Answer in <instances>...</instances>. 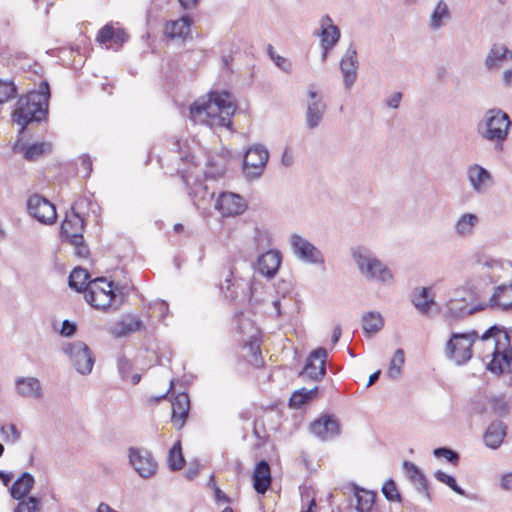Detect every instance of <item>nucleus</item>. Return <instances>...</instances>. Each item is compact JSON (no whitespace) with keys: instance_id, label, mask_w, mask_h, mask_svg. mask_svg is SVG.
<instances>
[{"instance_id":"obj_7","label":"nucleus","mask_w":512,"mask_h":512,"mask_svg":"<svg viewBox=\"0 0 512 512\" xmlns=\"http://www.w3.org/2000/svg\"><path fill=\"white\" fill-rule=\"evenodd\" d=\"M84 227V219L72 207L71 211L66 213L60 231L63 240L74 246L75 254L81 258H86L89 254L83 238Z\"/></svg>"},{"instance_id":"obj_56","label":"nucleus","mask_w":512,"mask_h":512,"mask_svg":"<svg viewBox=\"0 0 512 512\" xmlns=\"http://www.w3.org/2000/svg\"><path fill=\"white\" fill-rule=\"evenodd\" d=\"M499 487L506 492H512V471L500 476Z\"/></svg>"},{"instance_id":"obj_9","label":"nucleus","mask_w":512,"mask_h":512,"mask_svg":"<svg viewBox=\"0 0 512 512\" xmlns=\"http://www.w3.org/2000/svg\"><path fill=\"white\" fill-rule=\"evenodd\" d=\"M503 341L496 339L493 344L492 359L487 364V369L495 374H502L504 372L512 373V347L504 348L509 345L510 339L506 332L502 334Z\"/></svg>"},{"instance_id":"obj_21","label":"nucleus","mask_w":512,"mask_h":512,"mask_svg":"<svg viewBox=\"0 0 512 512\" xmlns=\"http://www.w3.org/2000/svg\"><path fill=\"white\" fill-rule=\"evenodd\" d=\"M510 61H512V51L503 44H494L490 48L484 64L488 71H495Z\"/></svg>"},{"instance_id":"obj_50","label":"nucleus","mask_w":512,"mask_h":512,"mask_svg":"<svg viewBox=\"0 0 512 512\" xmlns=\"http://www.w3.org/2000/svg\"><path fill=\"white\" fill-rule=\"evenodd\" d=\"M433 454L435 457H444L446 458V460L448 462H450L451 464L453 465H456L459 461V455L457 452L451 450L450 448H447V447H439V448H436L434 451H433Z\"/></svg>"},{"instance_id":"obj_16","label":"nucleus","mask_w":512,"mask_h":512,"mask_svg":"<svg viewBox=\"0 0 512 512\" xmlns=\"http://www.w3.org/2000/svg\"><path fill=\"white\" fill-rule=\"evenodd\" d=\"M358 64L357 50L351 43L340 61V70L346 90H350L357 80Z\"/></svg>"},{"instance_id":"obj_20","label":"nucleus","mask_w":512,"mask_h":512,"mask_svg":"<svg viewBox=\"0 0 512 512\" xmlns=\"http://www.w3.org/2000/svg\"><path fill=\"white\" fill-rule=\"evenodd\" d=\"M144 328L143 321L137 316L125 314L110 328V333L116 338H122Z\"/></svg>"},{"instance_id":"obj_24","label":"nucleus","mask_w":512,"mask_h":512,"mask_svg":"<svg viewBox=\"0 0 512 512\" xmlns=\"http://www.w3.org/2000/svg\"><path fill=\"white\" fill-rule=\"evenodd\" d=\"M52 145L48 142L34 143L32 145H25L18 137L13 145V151L16 153H23L24 158L28 161H35L41 156L50 153Z\"/></svg>"},{"instance_id":"obj_12","label":"nucleus","mask_w":512,"mask_h":512,"mask_svg":"<svg viewBox=\"0 0 512 512\" xmlns=\"http://www.w3.org/2000/svg\"><path fill=\"white\" fill-rule=\"evenodd\" d=\"M129 463L142 478H151L157 471V463L146 449L131 447L128 451Z\"/></svg>"},{"instance_id":"obj_64","label":"nucleus","mask_w":512,"mask_h":512,"mask_svg":"<svg viewBox=\"0 0 512 512\" xmlns=\"http://www.w3.org/2000/svg\"><path fill=\"white\" fill-rule=\"evenodd\" d=\"M503 81L506 85H512V68L503 73Z\"/></svg>"},{"instance_id":"obj_47","label":"nucleus","mask_w":512,"mask_h":512,"mask_svg":"<svg viewBox=\"0 0 512 512\" xmlns=\"http://www.w3.org/2000/svg\"><path fill=\"white\" fill-rule=\"evenodd\" d=\"M268 54L278 68L286 73H291L292 63L288 59L276 54L272 45L268 46Z\"/></svg>"},{"instance_id":"obj_45","label":"nucleus","mask_w":512,"mask_h":512,"mask_svg":"<svg viewBox=\"0 0 512 512\" xmlns=\"http://www.w3.org/2000/svg\"><path fill=\"white\" fill-rule=\"evenodd\" d=\"M435 478L441 482L446 484L448 487H450L455 493L465 496V491L457 485L456 480L454 477L446 474L445 472L438 470L435 472Z\"/></svg>"},{"instance_id":"obj_41","label":"nucleus","mask_w":512,"mask_h":512,"mask_svg":"<svg viewBox=\"0 0 512 512\" xmlns=\"http://www.w3.org/2000/svg\"><path fill=\"white\" fill-rule=\"evenodd\" d=\"M404 363H405L404 350L401 348H398L395 351V353L389 363V367H388V370L386 373L387 376L393 380L398 379L402 374V367H403Z\"/></svg>"},{"instance_id":"obj_34","label":"nucleus","mask_w":512,"mask_h":512,"mask_svg":"<svg viewBox=\"0 0 512 512\" xmlns=\"http://www.w3.org/2000/svg\"><path fill=\"white\" fill-rule=\"evenodd\" d=\"M480 218L474 213L462 214L454 224V232L459 237H470L478 226Z\"/></svg>"},{"instance_id":"obj_44","label":"nucleus","mask_w":512,"mask_h":512,"mask_svg":"<svg viewBox=\"0 0 512 512\" xmlns=\"http://www.w3.org/2000/svg\"><path fill=\"white\" fill-rule=\"evenodd\" d=\"M18 501L14 512H38L40 510V499L35 496H28Z\"/></svg>"},{"instance_id":"obj_29","label":"nucleus","mask_w":512,"mask_h":512,"mask_svg":"<svg viewBox=\"0 0 512 512\" xmlns=\"http://www.w3.org/2000/svg\"><path fill=\"white\" fill-rule=\"evenodd\" d=\"M270 465L266 460L257 463L253 472V487L259 494H265L271 485Z\"/></svg>"},{"instance_id":"obj_38","label":"nucleus","mask_w":512,"mask_h":512,"mask_svg":"<svg viewBox=\"0 0 512 512\" xmlns=\"http://www.w3.org/2000/svg\"><path fill=\"white\" fill-rule=\"evenodd\" d=\"M89 277L87 270L81 267L75 268L69 275V286L77 292H86L89 288Z\"/></svg>"},{"instance_id":"obj_52","label":"nucleus","mask_w":512,"mask_h":512,"mask_svg":"<svg viewBox=\"0 0 512 512\" xmlns=\"http://www.w3.org/2000/svg\"><path fill=\"white\" fill-rule=\"evenodd\" d=\"M115 28L111 24H106L98 33L97 41L101 44L112 43Z\"/></svg>"},{"instance_id":"obj_14","label":"nucleus","mask_w":512,"mask_h":512,"mask_svg":"<svg viewBox=\"0 0 512 512\" xmlns=\"http://www.w3.org/2000/svg\"><path fill=\"white\" fill-rule=\"evenodd\" d=\"M327 351L324 348H318L310 353L303 370L299 376L303 379L320 381L326 374Z\"/></svg>"},{"instance_id":"obj_36","label":"nucleus","mask_w":512,"mask_h":512,"mask_svg":"<svg viewBox=\"0 0 512 512\" xmlns=\"http://www.w3.org/2000/svg\"><path fill=\"white\" fill-rule=\"evenodd\" d=\"M451 18V13H450V10L448 8V5L443 1V0H440L431 16H430V20H429V27L432 29V30H438L440 29L447 21H449Z\"/></svg>"},{"instance_id":"obj_59","label":"nucleus","mask_w":512,"mask_h":512,"mask_svg":"<svg viewBox=\"0 0 512 512\" xmlns=\"http://www.w3.org/2000/svg\"><path fill=\"white\" fill-rule=\"evenodd\" d=\"M76 332V325L69 320H64L61 328V335L65 337H71Z\"/></svg>"},{"instance_id":"obj_3","label":"nucleus","mask_w":512,"mask_h":512,"mask_svg":"<svg viewBox=\"0 0 512 512\" xmlns=\"http://www.w3.org/2000/svg\"><path fill=\"white\" fill-rule=\"evenodd\" d=\"M502 334L503 332L497 326H491L481 337L475 330L466 333H452L445 345V355L456 365L466 364L472 358V347L477 340L487 342L493 339V345L496 339H501Z\"/></svg>"},{"instance_id":"obj_26","label":"nucleus","mask_w":512,"mask_h":512,"mask_svg":"<svg viewBox=\"0 0 512 512\" xmlns=\"http://www.w3.org/2000/svg\"><path fill=\"white\" fill-rule=\"evenodd\" d=\"M488 305L501 311L512 310V285L509 283L496 287Z\"/></svg>"},{"instance_id":"obj_63","label":"nucleus","mask_w":512,"mask_h":512,"mask_svg":"<svg viewBox=\"0 0 512 512\" xmlns=\"http://www.w3.org/2000/svg\"><path fill=\"white\" fill-rule=\"evenodd\" d=\"M281 162L284 166L289 167L294 162V157L291 152H289L287 149L283 152Z\"/></svg>"},{"instance_id":"obj_6","label":"nucleus","mask_w":512,"mask_h":512,"mask_svg":"<svg viewBox=\"0 0 512 512\" xmlns=\"http://www.w3.org/2000/svg\"><path fill=\"white\" fill-rule=\"evenodd\" d=\"M86 301L96 309L105 310L114 306L118 309L124 302V297L117 296L114 283L105 278H96L89 281V288L85 292Z\"/></svg>"},{"instance_id":"obj_48","label":"nucleus","mask_w":512,"mask_h":512,"mask_svg":"<svg viewBox=\"0 0 512 512\" xmlns=\"http://www.w3.org/2000/svg\"><path fill=\"white\" fill-rule=\"evenodd\" d=\"M16 88L13 82L0 80V104L15 97Z\"/></svg>"},{"instance_id":"obj_28","label":"nucleus","mask_w":512,"mask_h":512,"mask_svg":"<svg viewBox=\"0 0 512 512\" xmlns=\"http://www.w3.org/2000/svg\"><path fill=\"white\" fill-rule=\"evenodd\" d=\"M15 388L18 395L25 398L39 399L42 397V386L35 377H18L15 380Z\"/></svg>"},{"instance_id":"obj_2","label":"nucleus","mask_w":512,"mask_h":512,"mask_svg":"<svg viewBox=\"0 0 512 512\" xmlns=\"http://www.w3.org/2000/svg\"><path fill=\"white\" fill-rule=\"evenodd\" d=\"M49 98V84L43 81L37 91H31L18 100L17 108L13 112V120L21 126L20 134L29 123L40 122L46 117Z\"/></svg>"},{"instance_id":"obj_13","label":"nucleus","mask_w":512,"mask_h":512,"mask_svg":"<svg viewBox=\"0 0 512 512\" xmlns=\"http://www.w3.org/2000/svg\"><path fill=\"white\" fill-rule=\"evenodd\" d=\"M29 214L43 224H53L57 213L54 204L40 195H32L27 202Z\"/></svg>"},{"instance_id":"obj_19","label":"nucleus","mask_w":512,"mask_h":512,"mask_svg":"<svg viewBox=\"0 0 512 512\" xmlns=\"http://www.w3.org/2000/svg\"><path fill=\"white\" fill-rule=\"evenodd\" d=\"M308 103L306 109V124L309 129H315L321 123L324 113L326 111V104L322 97L318 96L317 92L309 89Z\"/></svg>"},{"instance_id":"obj_25","label":"nucleus","mask_w":512,"mask_h":512,"mask_svg":"<svg viewBox=\"0 0 512 512\" xmlns=\"http://www.w3.org/2000/svg\"><path fill=\"white\" fill-rule=\"evenodd\" d=\"M281 264L280 252L268 250L258 257L257 270L264 276L273 277Z\"/></svg>"},{"instance_id":"obj_10","label":"nucleus","mask_w":512,"mask_h":512,"mask_svg":"<svg viewBox=\"0 0 512 512\" xmlns=\"http://www.w3.org/2000/svg\"><path fill=\"white\" fill-rule=\"evenodd\" d=\"M268 159L269 152L263 145H253L248 148L243 162L246 178L250 180L259 178L264 172Z\"/></svg>"},{"instance_id":"obj_33","label":"nucleus","mask_w":512,"mask_h":512,"mask_svg":"<svg viewBox=\"0 0 512 512\" xmlns=\"http://www.w3.org/2000/svg\"><path fill=\"white\" fill-rule=\"evenodd\" d=\"M431 289L427 287L415 288L411 294V302L423 315H427L435 304L434 296L430 295Z\"/></svg>"},{"instance_id":"obj_62","label":"nucleus","mask_w":512,"mask_h":512,"mask_svg":"<svg viewBox=\"0 0 512 512\" xmlns=\"http://www.w3.org/2000/svg\"><path fill=\"white\" fill-rule=\"evenodd\" d=\"M200 465L197 462L191 463L189 468L185 472V476L188 480H193L199 473Z\"/></svg>"},{"instance_id":"obj_51","label":"nucleus","mask_w":512,"mask_h":512,"mask_svg":"<svg viewBox=\"0 0 512 512\" xmlns=\"http://www.w3.org/2000/svg\"><path fill=\"white\" fill-rule=\"evenodd\" d=\"M382 493L389 501L400 500V494L398 493L396 484L393 480H388L382 487Z\"/></svg>"},{"instance_id":"obj_35","label":"nucleus","mask_w":512,"mask_h":512,"mask_svg":"<svg viewBox=\"0 0 512 512\" xmlns=\"http://www.w3.org/2000/svg\"><path fill=\"white\" fill-rule=\"evenodd\" d=\"M446 307L447 313L445 316L453 319L464 318L467 315H471L474 312L485 308L484 306L468 308L464 300L457 299L448 300Z\"/></svg>"},{"instance_id":"obj_49","label":"nucleus","mask_w":512,"mask_h":512,"mask_svg":"<svg viewBox=\"0 0 512 512\" xmlns=\"http://www.w3.org/2000/svg\"><path fill=\"white\" fill-rule=\"evenodd\" d=\"M3 439L7 442L16 443L21 438V433L14 424L1 427Z\"/></svg>"},{"instance_id":"obj_32","label":"nucleus","mask_w":512,"mask_h":512,"mask_svg":"<svg viewBox=\"0 0 512 512\" xmlns=\"http://www.w3.org/2000/svg\"><path fill=\"white\" fill-rule=\"evenodd\" d=\"M35 484V479L29 472H23L10 488L11 497L15 500L27 498Z\"/></svg>"},{"instance_id":"obj_39","label":"nucleus","mask_w":512,"mask_h":512,"mask_svg":"<svg viewBox=\"0 0 512 512\" xmlns=\"http://www.w3.org/2000/svg\"><path fill=\"white\" fill-rule=\"evenodd\" d=\"M384 320L378 312H368L362 317V327L367 334H375L382 329Z\"/></svg>"},{"instance_id":"obj_15","label":"nucleus","mask_w":512,"mask_h":512,"mask_svg":"<svg viewBox=\"0 0 512 512\" xmlns=\"http://www.w3.org/2000/svg\"><path fill=\"white\" fill-rule=\"evenodd\" d=\"M247 208V203L242 196L232 192H222L215 203V209L222 216L230 217L243 213Z\"/></svg>"},{"instance_id":"obj_57","label":"nucleus","mask_w":512,"mask_h":512,"mask_svg":"<svg viewBox=\"0 0 512 512\" xmlns=\"http://www.w3.org/2000/svg\"><path fill=\"white\" fill-rule=\"evenodd\" d=\"M80 171L83 172L84 177H88L92 172V160L89 155L80 157Z\"/></svg>"},{"instance_id":"obj_4","label":"nucleus","mask_w":512,"mask_h":512,"mask_svg":"<svg viewBox=\"0 0 512 512\" xmlns=\"http://www.w3.org/2000/svg\"><path fill=\"white\" fill-rule=\"evenodd\" d=\"M511 126L512 121L506 112L492 108L487 110L478 122L477 132L483 140L493 144L495 151L502 152Z\"/></svg>"},{"instance_id":"obj_61","label":"nucleus","mask_w":512,"mask_h":512,"mask_svg":"<svg viewBox=\"0 0 512 512\" xmlns=\"http://www.w3.org/2000/svg\"><path fill=\"white\" fill-rule=\"evenodd\" d=\"M401 99L402 94L400 92H396L387 99L386 104L388 107L396 109L399 107Z\"/></svg>"},{"instance_id":"obj_31","label":"nucleus","mask_w":512,"mask_h":512,"mask_svg":"<svg viewBox=\"0 0 512 512\" xmlns=\"http://www.w3.org/2000/svg\"><path fill=\"white\" fill-rule=\"evenodd\" d=\"M403 468L417 491L419 493H423L425 497L430 500L431 496L428 491V481L424 474L419 470V468L414 463L409 461H404Z\"/></svg>"},{"instance_id":"obj_43","label":"nucleus","mask_w":512,"mask_h":512,"mask_svg":"<svg viewBox=\"0 0 512 512\" xmlns=\"http://www.w3.org/2000/svg\"><path fill=\"white\" fill-rule=\"evenodd\" d=\"M168 462H169V467L173 471L180 470L183 467L185 460H184V457L182 454L180 441L176 442L173 445V447L170 449L169 456H168Z\"/></svg>"},{"instance_id":"obj_40","label":"nucleus","mask_w":512,"mask_h":512,"mask_svg":"<svg viewBox=\"0 0 512 512\" xmlns=\"http://www.w3.org/2000/svg\"><path fill=\"white\" fill-rule=\"evenodd\" d=\"M317 393V387H314L312 389H299L295 391L290 397V406L293 408H301L303 405L314 399Z\"/></svg>"},{"instance_id":"obj_58","label":"nucleus","mask_w":512,"mask_h":512,"mask_svg":"<svg viewBox=\"0 0 512 512\" xmlns=\"http://www.w3.org/2000/svg\"><path fill=\"white\" fill-rule=\"evenodd\" d=\"M127 38L128 35L123 29H115L112 44H115L117 47H120L127 40Z\"/></svg>"},{"instance_id":"obj_5","label":"nucleus","mask_w":512,"mask_h":512,"mask_svg":"<svg viewBox=\"0 0 512 512\" xmlns=\"http://www.w3.org/2000/svg\"><path fill=\"white\" fill-rule=\"evenodd\" d=\"M351 256L360 274L368 281L390 286L394 282L392 270L368 248L358 246L351 249Z\"/></svg>"},{"instance_id":"obj_17","label":"nucleus","mask_w":512,"mask_h":512,"mask_svg":"<svg viewBox=\"0 0 512 512\" xmlns=\"http://www.w3.org/2000/svg\"><path fill=\"white\" fill-rule=\"evenodd\" d=\"M310 431L322 441H326L340 434V425L333 415L326 414L312 422Z\"/></svg>"},{"instance_id":"obj_1","label":"nucleus","mask_w":512,"mask_h":512,"mask_svg":"<svg viewBox=\"0 0 512 512\" xmlns=\"http://www.w3.org/2000/svg\"><path fill=\"white\" fill-rule=\"evenodd\" d=\"M235 111L236 104L228 92H210L190 106V118L211 128H230Z\"/></svg>"},{"instance_id":"obj_37","label":"nucleus","mask_w":512,"mask_h":512,"mask_svg":"<svg viewBox=\"0 0 512 512\" xmlns=\"http://www.w3.org/2000/svg\"><path fill=\"white\" fill-rule=\"evenodd\" d=\"M193 204L199 209H206V204L210 202L214 193L209 192L207 186L197 183L192 192L189 193Z\"/></svg>"},{"instance_id":"obj_27","label":"nucleus","mask_w":512,"mask_h":512,"mask_svg":"<svg viewBox=\"0 0 512 512\" xmlns=\"http://www.w3.org/2000/svg\"><path fill=\"white\" fill-rule=\"evenodd\" d=\"M321 31L319 36L321 37L322 48L332 49L340 39V30L332 22L329 16H323L320 20Z\"/></svg>"},{"instance_id":"obj_54","label":"nucleus","mask_w":512,"mask_h":512,"mask_svg":"<svg viewBox=\"0 0 512 512\" xmlns=\"http://www.w3.org/2000/svg\"><path fill=\"white\" fill-rule=\"evenodd\" d=\"M250 338H251V340L249 341V343H247L245 345V347L249 348L252 356L254 357L255 363L258 365L259 362H261V359H260V355H261L260 346H259V343L257 341L256 336L251 335Z\"/></svg>"},{"instance_id":"obj_11","label":"nucleus","mask_w":512,"mask_h":512,"mask_svg":"<svg viewBox=\"0 0 512 512\" xmlns=\"http://www.w3.org/2000/svg\"><path fill=\"white\" fill-rule=\"evenodd\" d=\"M289 243L293 254L301 261L308 264H323L322 252L306 238L299 234H292Z\"/></svg>"},{"instance_id":"obj_8","label":"nucleus","mask_w":512,"mask_h":512,"mask_svg":"<svg viewBox=\"0 0 512 512\" xmlns=\"http://www.w3.org/2000/svg\"><path fill=\"white\" fill-rule=\"evenodd\" d=\"M62 351L69 357L72 366L78 373L82 375L91 373L95 358L87 344L82 341L65 343L62 346Z\"/></svg>"},{"instance_id":"obj_18","label":"nucleus","mask_w":512,"mask_h":512,"mask_svg":"<svg viewBox=\"0 0 512 512\" xmlns=\"http://www.w3.org/2000/svg\"><path fill=\"white\" fill-rule=\"evenodd\" d=\"M467 179L477 194H484L493 185L491 173L479 164L470 165L467 169Z\"/></svg>"},{"instance_id":"obj_22","label":"nucleus","mask_w":512,"mask_h":512,"mask_svg":"<svg viewBox=\"0 0 512 512\" xmlns=\"http://www.w3.org/2000/svg\"><path fill=\"white\" fill-rule=\"evenodd\" d=\"M506 435L507 425L501 420H495L487 427L483 435V441L486 447L496 450L501 447Z\"/></svg>"},{"instance_id":"obj_55","label":"nucleus","mask_w":512,"mask_h":512,"mask_svg":"<svg viewBox=\"0 0 512 512\" xmlns=\"http://www.w3.org/2000/svg\"><path fill=\"white\" fill-rule=\"evenodd\" d=\"M210 483L212 484V488L214 490V498L218 504H225L230 502V498L214 483V477L211 476Z\"/></svg>"},{"instance_id":"obj_42","label":"nucleus","mask_w":512,"mask_h":512,"mask_svg":"<svg viewBox=\"0 0 512 512\" xmlns=\"http://www.w3.org/2000/svg\"><path fill=\"white\" fill-rule=\"evenodd\" d=\"M355 497L357 501L356 509L358 512H369L375 501V494L364 490L356 489Z\"/></svg>"},{"instance_id":"obj_46","label":"nucleus","mask_w":512,"mask_h":512,"mask_svg":"<svg viewBox=\"0 0 512 512\" xmlns=\"http://www.w3.org/2000/svg\"><path fill=\"white\" fill-rule=\"evenodd\" d=\"M254 244L257 250H265L271 245L270 234L267 230L256 228L254 232Z\"/></svg>"},{"instance_id":"obj_60","label":"nucleus","mask_w":512,"mask_h":512,"mask_svg":"<svg viewBox=\"0 0 512 512\" xmlns=\"http://www.w3.org/2000/svg\"><path fill=\"white\" fill-rule=\"evenodd\" d=\"M118 368H119V371H120L122 377L126 378L127 373L131 368L130 361L125 357L121 358L118 362Z\"/></svg>"},{"instance_id":"obj_23","label":"nucleus","mask_w":512,"mask_h":512,"mask_svg":"<svg viewBox=\"0 0 512 512\" xmlns=\"http://www.w3.org/2000/svg\"><path fill=\"white\" fill-rule=\"evenodd\" d=\"M190 400L186 393H180L172 401L171 422L177 429L183 428L188 418Z\"/></svg>"},{"instance_id":"obj_30","label":"nucleus","mask_w":512,"mask_h":512,"mask_svg":"<svg viewBox=\"0 0 512 512\" xmlns=\"http://www.w3.org/2000/svg\"><path fill=\"white\" fill-rule=\"evenodd\" d=\"M192 19L189 15L182 16L178 20L167 22L165 34L170 39L184 40L190 34Z\"/></svg>"},{"instance_id":"obj_53","label":"nucleus","mask_w":512,"mask_h":512,"mask_svg":"<svg viewBox=\"0 0 512 512\" xmlns=\"http://www.w3.org/2000/svg\"><path fill=\"white\" fill-rule=\"evenodd\" d=\"M484 265L487 268L492 270V275H490L491 281L492 282L498 281L499 278H500V275L498 274V271L502 270V268H503L502 262L499 261V260L490 259V260H487Z\"/></svg>"}]
</instances>
